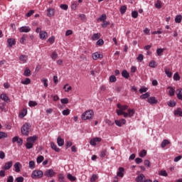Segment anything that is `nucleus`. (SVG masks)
Here are the masks:
<instances>
[{"label":"nucleus","instance_id":"26","mask_svg":"<svg viewBox=\"0 0 182 182\" xmlns=\"http://www.w3.org/2000/svg\"><path fill=\"white\" fill-rule=\"evenodd\" d=\"M32 75V73L31 72V70L28 68H26L23 73V76H26V77H29Z\"/></svg>","mask_w":182,"mask_h":182},{"label":"nucleus","instance_id":"10","mask_svg":"<svg viewBox=\"0 0 182 182\" xmlns=\"http://www.w3.org/2000/svg\"><path fill=\"white\" fill-rule=\"evenodd\" d=\"M148 103H150V105H157L159 103V101L156 99V97H151L147 99Z\"/></svg>","mask_w":182,"mask_h":182},{"label":"nucleus","instance_id":"25","mask_svg":"<svg viewBox=\"0 0 182 182\" xmlns=\"http://www.w3.org/2000/svg\"><path fill=\"white\" fill-rule=\"evenodd\" d=\"M176 96L179 100H182V89L178 88L176 90Z\"/></svg>","mask_w":182,"mask_h":182},{"label":"nucleus","instance_id":"35","mask_svg":"<svg viewBox=\"0 0 182 182\" xmlns=\"http://www.w3.org/2000/svg\"><path fill=\"white\" fill-rule=\"evenodd\" d=\"M149 97H150V92H146L140 96V99L142 100L144 99H149Z\"/></svg>","mask_w":182,"mask_h":182},{"label":"nucleus","instance_id":"41","mask_svg":"<svg viewBox=\"0 0 182 182\" xmlns=\"http://www.w3.org/2000/svg\"><path fill=\"white\" fill-rule=\"evenodd\" d=\"M67 178H68V180H70V181H76V177L72 176V174L68 173L67 175Z\"/></svg>","mask_w":182,"mask_h":182},{"label":"nucleus","instance_id":"14","mask_svg":"<svg viewBox=\"0 0 182 182\" xmlns=\"http://www.w3.org/2000/svg\"><path fill=\"white\" fill-rule=\"evenodd\" d=\"M36 140H38V136L36 135H33V136H29L27 138V141L32 143L33 144L35 143V141H36Z\"/></svg>","mask_w":182,"mask_h":182},{"label":"nucleus","instance_id":"8","mask_svg":"<svg viewBox=\"0 0 182 182\" xmlns=\"http://www.w3.org/2000/svg\"><path fill=\"white\" fill-rule=\"evenodd\" d=\"M117 177H120L121 178H123V177H124V168L119 167L117 173Z\"/></svg>","mask_w":182,"mask_h":182},{"label":"nucleus","instance_id":"64","mask_svg":"<svg viewBox=\"0 0 182 182\" xmlns=\"http://www.w3.org/2000/svg\"><path fill=\"white\" fill-rule=\"evenodd\" d=\"M23 180H25V178L22 176H19L16 178V182H23Z\"/></svg>","mask_w":182,"mask_h":182},{"label":"nucleus","instance_id":"23","mask_svg":"<svg viewBox=\"0 0 182 182\" xmlns=\"http://www.w3.org/2000/svg\"><path fill=\"white\" fill-rule=\"evenodd\" d=\"M22 165H21V163L19 162H16L14 164V168H15V171L16 173H19V171H21V167Z\"/></svg>","mask_w":182,"mask_h":182},{"label":"nucleus","instance_id":"55","mask_svg":"<svg viewBox=\"0 0 182 182\" xmlns=\"http://www.w3.org/2000/svg\"><path fill=\"white\" fill-rule=\"evenodd\" d=\"M143 59H144V55H143V54H139L136 58V60H138V62H143Z\"/></svg>","mask_w":182,"mask_h":182},{"label":"nucleus","instance_id":"53","mask_svg":"<svg viewBox=\"0 0 182 182\" xmlns=\"http://www.w3.org/2000/svg\"><path fill=\"white\" fill-rule=\"evenodd\" d=\"M58 180L60 182H65V176H63V173L58 175Z\"/></svg>","mask_w":182,"mask_h":182},{"label":"nucleus","instance_id":"45","mask_svg":"<svg viewBox=\"0 0 182 182\" xmlns=\"http://www.w3.org/2000/svg\"><path fill=\"white\" fill-rule=\"evenodd\" d=\"M28 105L30 107H35V106H38V102L36 101H29Z\"/></svg>","mask_w":182,"mask_h":182},{"label":"nucleus","instance_id":"51","mask_svg":"<svg viewBox=\"0 0 182 182\" xmlns=\"http://www.w3.org/2000/svg\"><path fill=\"white\" fill-rule=\"evenodd\" d=\"M168 89H170L169 96H174V93L176 92V90L171 87H168Z\"/></svg>","mask_w":182,"mask_h":182},{"label":"nucleus","instance_id":"57","mask_svg":"<svg viewBox=\"0 0 182 182\" xmlns=\"http://www.w3.org/2000/svg\"><path fill=\"white\" fill-rule=\"evenodd\" d=\"M181 77H180V75L178 74V73H176L174 75H173V80H180Z\"/></svg>","mask_w":182,"mask_h":182},{"label":"nucleus","instance_id":"62","mask_svg":"<svg viewBox=\"0 0 182 182\" xmlns=\"http://www.w3.org/2000/svg\"><path fill=\"white\" fill-rule=\"evenodd\" d=\"M97 179V175L96 174H92V177L90 178V181L91 182H95Z\"/></svg>","mask_w":182,"mask_h":182},{"label":"nucleus","instance_id":"2","mask_svg":"<svg viewBox=\"0 0 182 182\" xmlns=\"http://www.w3.org/2000/svg\"><path fill=\"white\" fill-rule=\"evenodd\" d=\"M31 132V124L25 123L21 128V133L23 136H29Z\"/></svg>","mask_w":182,"mask_h":182},{"label":"nucleus","instance_id":"1","mask_svg":"<svg viewBox=\"0 0 182 182\" xmlns=\"http://www.w3.org/2000/svg\"><path fill=\"white\" fill-rule=\"evenodd\" d=\"M94 115L95 113L93 112V110L89 109L82 114L81 119L82 120H90Z\"/></svg>","mask_w":182,"mask_h":182},{"label":"nucleus","instance_id":"5","mask_svg":"<svg viewBox=\"0 0 182 182\" xmlns=\"http://www.w3.org/2000/svg\"><path fill=\"white\" fill-rule=\"evenodd\" d=\"M18 31L21 33H28V32H31V27L24 26L18 28Z\"/></svg>","mask_w":182,"mask_h":182},{"label":"nucleus","instance_id":"7","mask_svg":"<svg viewBox=\"0 0 182 182\" xmlns=\"http://www.w3.org/2000/svg\"><path fill=\"white\" fill-rule=\"evenodd\" d=\"M100 141H102V138L95 137L90 141V144L91 146H96V143H100Z\"/></svg>","mask_w":182,"mask_h":182},{"label":"nucleus","instance_id":"48","mask_svg":"<svg viewBox=\"0 0 182 182\" xmlns=\"http://www.w3.org/2000/svg\"><path fill=\"white\" fill-rule=\"evenodd\" d=\"M108 25H110V22L105 20V21H102L101 26H102V28H107Z\"/></svg>","mask_w":182,"mask_h":182},{"label":"nucleus","instance_id":"46","mask_svg":"<svg viewBox=\"0 0 182 182\" xmlns=\"http://www.w3.org/2000/svg\"><path fill=\"white\" fill-rule=\"evenodd\" d=\"M33 147V144L27 141V143L26 144V149H27V150H29L31 149H32Z\"/></svg>","mask_w":182,"mask_h":182},{"label":"nucleus","instance_id":"16","mask_svg":"<svg viewBox=\"0 0 182 182\" xmlns=\"http://www.w3.org/2000/svg\"><path fill=\"white\" fill-rule=\"evenodd\" d=\"M55 15V9L50 8L47 10V16L49 18H52V16H54Z\"/></svg>","mask_w":182,"mask_h":182},{"label":"nucleus","instance_id":"37","mask_svg":"<svg viewBox=\"0 0 182 182\" xmlns=\"http://www.w3.org/2000/svg\"><path fill=\"white\" fill-rule=\"evenodd\" d=\"M169 143H170V141H168V139L164 140L161 144L162 149H164V147H166V146H167Z\"/></svg>","mask_w":182,"mask_h":182},{"label":"nucleus","instance_id":"31","mask_svg":"<svg viewBox=\"0 0 182 182\" xmlns=\"http://www.w3.org/2000/svg\"><path fill=\"white\" fill-rule=\"evenodd\" d=\"M127 10V6H122L119 9V11H120L121 15H124V14H126Z\"/></svg>","mask_w":182,"mask_h":182},{"label":"nucleus","instance_id":"24","mask_svg":"<svg viewBox=\"0 0 182 182\" xmlns=\"http://www.w3.org/2000/svg\"><path fill=\"white\" fill-rule=\"evenodd\" d=\"M174 116H179L180 117H182V109L181 108H177L174 111Z\"/></svg>","mask_w":182,"mask_h":182},{"label":"nucleus","instance_id":"4","mask_svg":"<svg viewBox=\"0 0 182 182\" xmlns=\"http://www.w3.org/2000/svg\"><path fill=\"white\" fill-rule=\"evenodd\" d=\"M12 143H17L18 146H22V144H23V140L22 139V138L14 136L12 139Z\"/></svg>","mask_w":182,"mask_h":182},{"label":"nucleus","instance_id":"43","mask_svg":"<svg viewBox=\"0 0 182 182\" xmlns=\"http://www.w3.org/2000/svg\"><path fill=\"white\" fill-rule=\"evenodd\" d=\"M159 176H162L163 177H167L168 174L167 173V171L162 170L159 172Z\"/></svg>","mask_w":182,"mask_h":182},{"label":"nucleus","instance_id":"30","mask_svg":"<svg viewBox=\"0 0 182 182\" xmlns=\"http://www.w3.org/2000/svg\"><path fill=\"white\" fill-rule=\"evenodd\" d=\"M122 76L123 77H124L125 79H129V77H130V74H129V73L127 72V70H124L122 72Z\"/></svg>","mask_w":182,"mask_h":182},{"label":"nucleus","instance_id":"58","mask_svg":"<svg viewBox=\"0 0 182 182\" xmlns=\"http://www.w3.org/2000/svg\"><path fill=\"white\" fill-rule=\"evenodd\" d=\"M8 137V134L5 132H0V140Z\"/></svg>","mask_w":182,"mask_h":182},{"label":"nucleus","instance_id":"36","mask_svg":"<svg viewBox=\"0 0 182 182\" xmlns=\"http://www.w3.org/2000/svg\"><path fill=\"white\" fill-rule=\"evenodd\" d=\"M26 38H28V35L23 34L20 40V43L23 45V43H25V42L26 41Z\"/></svg>","mask_w":182,"mask_h":182},{"label":"nucleus","instance_id":"60","mask_svg":"<svg viewBox=\"0 0 182 182\" xmlns=\"http://www.w3.org/2000/svg\"><path fill=\"white\" fill-rule=\"evenodd\" d=\"M164 52V49L163 48H158L156 50V53L158 55V56H161V53H163Z\"/></svg>","mask_w":182,"mask_h":182},{"label":"nucleus","instance_id":"20","mask_svg":"<svg viewBox=\"0 0 182 182\" xmlns=\"http://www.w3.org/2000/svg\"><path fill=\"white\" fill-rule=\"evenodd\" d=\"M57 143L60 147H62L65 144V140L62 139L60 136L57 138Z\"/></svg>","mask_w":182,"mask_h":182},{"label":"nucleus","instance_id":"28","mask_svg":"<svg viewBox=\"0 0 182 182\" xmlns=\"http://www.w3.org/2000/svg\"><path fill=\"white\" fill-rule=\"evenodd\" d=\"M106 19H107V16H106V14H102L101 16H100L97 18V22H105V21H106Z\"/></svg>","mask_w":182,"mask_h":182},{"label":"nucleus","instance_id":"47","mask_svg":"<svg viewBox=\"0 0 182 182\" xmlns=\"http://www.w3.org/2000/svg\"><path fill=\"white\" fill-rule=\"evenodd\" d=\"M27 114H28V110H26V109H23L22 112L19 114V116H21V117H25Z\"/></svg>","mask_w":182,"mask_h":182},{"label":"nucleus","instance_id":"50","mask_svg":"<svg viewBox=\"0 0 182 182\" xmlns=\"http://www.w3.org/2000/svg\"><path fill=\"white\" fill-rule=\"evenodd\" d=\"M43 160H45V157H43V156H39L37 158L36 161L39 164L42 163V161H43Z\"/></svg>","mask_w":182,"mask_h":182},{"label":"nucleus","instance_id":"22","mask_svg":"<svg viewBox=\"0 0 182 182\" xmlns=\"http://www.w3.org/2000/svg\"><path fill=\"white\" fill-rule=\"evenodd\" d=\"M19 60L23 62V63H26L28 62V55H21L19 57Z\"/></svg>","mask_w":182,"mask_h":182},{"label":"nucleus","instance_id":"29","mask_svg":"<svg viewBox=\"0 0 182 182\" xmlns=\"http://www.w3.org/2000/svg\"><path fill=\"white\" fill-rule=\"evenodd\" d=\"M101 36H102V35L100 33H94L92 36V41H97L98 39H100Z\"/></svg>","mask_w":182,"mask_h":182},{"label":"nucleus","instance_id":"54","mask_svg":"<svg viewBox=\"0 0 182 182\" xmlns=\"http://www.w3.org/2000/svg\"><path fill=\"white\" fill-rule=\"evenodd\" d=\"M147 90H149V89L147 87H142L139 89V93H141V94L146 93V92H147Z\"/></svg>","mask_w":182,"mask_h":182},{"label":"nucleus","instance_id":"6","mask_svg":"<svg viewBox=\"0 0 182 182\" xmlns=\"http://www.w3.org/2000/svg\"><path fill=\"white\" fill-rule=\"evenodd\" d=\"M54 174H56V173H55V171H53V169H48L44 173V176L46 177H50V178L53 177Z\"/></svg>","mask_w":182,"mask_h":182},{"label":"nucleus","instance_id":"61","mask_svg":"<svg viewBox=\"0 0 182 182\" xmlns=\"http://www.w3.org/2000/svg\"><path fill=\"white\" fill-rule=\"evenodd\" d=\"M132 18L136 19V18H137V16H139V12H137L136 11H132Z\"/></svg>","mask_w":182,"mask_h":182},{"label":"nucleus","instance_id":"11","mask_svg":"<svg viewBox=\"0 0 182 182\" xmlns=\"http://www.w3.org/2000/svg\"><path fill=\"white\" fill-rule=\"evenodd\" d=\"M114 123L117 126H118V127H122V126L126 123V119H122L120 120L116 119L114 121Z\"/></svg>","mask_w":182,"mask_h":182},{"label":"nucleus","instance_id":"63","mask_svg":"<svg viewBox=\"0 0 182 182\" xmlns=\"http://www.w3.org/2000/svg\"><path fill=\"white\" fill-rule=\"evenodd\" d=\"M29 168H32V169L35 168V161H31L29 162Z\"/></svg>","mask_w":182,"mask_h":182},{"label":"nucleus","instance_id":"42","mask_svg":"<svg viewBox=\"0 0 182 182\" xmlns=\"http://www.w3.org/2000/svg\"><path fill=\"white\" fill-rule=\"evenodd\" d=\"M147 156V151L146 149H143L139 152V157H146Z\"/></svg>","mask_w":182,"mask_h":182},{"label":"nucleus","instance_id":"21","mask_svg":"<svg viewBox=\"0 0 182 182\" xmlns=\"http://www.w3.org/2000/svg\"><path fill=\"white\" fill-rule=\"evenodd\" d=\"M50 147L53 150L56 151L57 153H59L60 151V149L58 147V146L55 145V142H51Z\"/></svg>","mask_w":182,"mask_h":182},{"label":"nucleus","instance_id":"32","mask_svg":"<svg viewBox=\"0 0 182 182\" xmlns=\"http://www.w3.org/2000/svg\"><path fill=\"white\" fill-rule=\"evenodd\" d=\"M165 73L168 77H171L173 76V73L170 70V68H164Z\"/></svg>","mask_w":182,"mask_h":182},{"label":"nucleus","instance_id":"52","mask_svg":"<svg viewBox=\"0 0 182 182\" xmlns=\"http://www.w3.org/2000/svg\"><path fill=\"white\" fill-rule=\"evenodd\" d=\"M5 106H6V103L5 102H3L0 106V109L1 110V112H6V108L5 107Z\"/></svg>","mask_w":182,"mask_h":182},{"label":"nucleus","instance_id":"13","mask_svg":"<svg viewBox=\"0 0 182 182\" xmlns=\"http://www.w3.org/2000/svg\"><path fill=\"white\" fill-rule=\"evenodd\" d=\"M145 179H146V176H144V174L141 173L140 175L136 176V178L135 179V181H136V182H144Z\"/></svg>","mask_w":182,"mask_h":182},{"label":"nucleus","instance_id":"49","mask_svg":"<svg viewBox=\"0 0 182 182\" xmlns=\"http://www.w3.org/2000/svg\"><path fill=\"white\" fill-rule=\"evenodd\" d=\"M96 45L98 46H103V45H105V41L103 39L100 38L97 41Z\"/></svg>","mask_w":182,"mask_h":182},{"label":"nucleus","instance_id":"33","mask_svg":"<svg viewBox=\"0 0 182 182\" xmlns=\"http://www.w3.org/2000/svg\"><path fill=\"white\" fill-rule=\"evenodd\" d=\"M78 6L79 3H77V1H73L71 5V9H73V11H76Z\"/></svg>","mask_w":182,"mask_h":182},{"label":"nucleus","instance_id":"40","mask_svg":"<svg viewBox=\"0 0 182 182\" xmlns=\"http://www.w3.org/2000/svg\"><path fill=\"white\" fill-rule=\"evenodd\" d=\"M21 83L22 85H31V80L27 77L25 79V80H21Z\"/></svg>","mask_w":182,"mask_h":182},{"label":"nucleus","instance_id":"12","mask_svg":"<svg viewBox=\"0 0 182 182\" xmlns=\"http://www.w3.org/2000/svg\"><path fill=\"white\" fill-rule=\"evenodd\" d=\"M0 99L4 100V102H6V103H9V102H11V99H9V97L7 96L6 94H1L0 95Z\"/></svg>","mask_w":182,"mask_h":182},{"label":"nucleus","instance_id":"17","mask_svg":"<svg viewBox=\"0 0 182 182\" xmlns=\"http://www.w3.org/2000/svg\"><path fill=\"white\" fill-rule=\"evenodd\" d=\"M39 36H40V39L45 41V39L48 38V33L46 31H41Z\"/></svg>","mask_w":182,"mask_h":182},{"label":"nucleus","instance_id":"27","mask_svg":"<svg viewBox=\"0 0 182 182\" xmlns=\"http://www.w3.org/2000/svg\"><path fill=\"white\" fill-rule=\"evenodd\" d=\"M117 107H118V109H119L120 110H122V112L124 110H127V109H129V106L127 105H122L120 103H118Z\"/></svg>","mask_w":182,"mask_h":182},{"label":"nucleus","instance_id":"19","mask_svg":"<svg viewBox=\"0 0 182 182\" xmlns=\"http://www.w3.org/2000/svg\"><path fill=\"white\" fill-rule=\"evenodd\" d=\"M13 164H14V162H12V161H10L6 163L3 168L4 170H9V168H11V167H12Z\"/></svg>","mask_w":182,"mask_h":182},{"label":"nucleus","instance_id":"44","mask_svg":"<svg viewBox=\"0 0 182 182\" xmlns=\"http://www.w3.org/2000/svg\"><path fill=\"white\" fill-rule=\"evenodd\" d=\"M155 8L157 9H161V1L157 0L156 3L155 4Z\"/></svg>","mask_w":182,"mask_h":182},{"label":"nucleus","instance_id":"56","mask_svg":"<svg viewBox=\"0 0 182 182\" xmlns=\"http://www.w3.org/2000/svg\"><path fill=\"white\" fill-rule=\"evenodd\" d=\"M63 116H69V114H70V109H64L63 111Z\"/></svg>","mask_w":182,"mask_h":182},{"label":"nucleus","instance_id":"15","mask_svg":"<svg viewBox=\"0 0 182 182\" xmlns=\"http://www.w3.org/2000/svg\"><path fill=\"white\" fill-rule=\"evenodd\" d=\"M7 43H9L10 48H12V46L16 45V40H15V38H9L7 40Z\"/></svg>","mask_w":182,"mask_h":182},{"label":"nucleus","instance_id":"18","mask_svg":"<svg viewBox=\"0 0 182 182\" xmlns=\"http://www.w3.org/2000/svg\"><path fill=\"white\" fill-rule=\"evenodd\" d=\"M103 58V55L99 54V53H94L92 54V59L94 60H97V59H102Z\"/></svg>","mask_w":182,"mask_h":182},{"label":"nucleus","instance_id":"39","mask_svg":"<svg viewBox=\"0 0 182 182\" xmlns=\"http://www.w3.org/2000/svg\"><path fill=\"white\" fill-rule=\"evenodd\" d=\"M167 105L169 107H175L176 105H177V102L173 100H171L167 103Z\"/></svg>","mask_w":182,"mask_h":182},{"label":"nucleus","instance_id":"38","mask_svg":"<svg viewBox=\"0 0 182 182\" xmlns=\"http://www.w3.org/2000/svg\"><path fill=\"white\" fill-rule=\"evenodd\" d=\"M181 18H182L181 15H177L175 18V22L176 23H181Z\"/></svg>","mask_w":182,"mask_h":182},{"label":"nucleus","instance_id":"59","mask_svg":"<svg viewBox=\"0 0 182 182\" xmlns=\"http://www.w3.org/2000/svg\"><path fill=\"white\" fill-rule=\"evenodd\" d=\"M51 58L53 59V60L58 59V53H56V51H53L51 54Z\"/></svg>","mask_w":182,"mask_h":182},{"label":"nucleus","instance_id":"34","mask_svg":"<svg viewBox=\"0 0 182 182\" xmlns=\"http://www.w3.org/2000/svg\"><path fill=\"white\" fill-rule=\"evenodd\" d=\"M127 112L129 117H133L134 116L135 111L134 109H128Z\"/></svg>","mask_w":182,"mask_h":182},{"label":"nucleus","instance_id":"9","mask_svg":"<svg viewBox=\"0 0 182 182\" xmlns=\"http://www.w3.org/2000/svg\"><path fill=\"white\" fill-rule=\"evenodd\" d=\"M109 156V152H107V149H102L100 151V157L102 159H107Z\"/></svg>","mask_w":182,"mask_h":182},{"label":"nucleus","instance_id":"3","mask_svg":"<svg viewBox=\"0 0 182 182\" xmlns=\"http://www.w3.org/2000/svg\"><path fill=\"white\" fill-rule=\"evenodd\" d=\"M43 177V172L41 170H35L32 172L31 178L34 180L36 178H42Z\"/></svg>","mask_w":182,"mask_h":182}]
</instances>
